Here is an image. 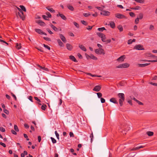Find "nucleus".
I'll list each match as a JSON object with an SVG mask.
<instances>
[{
  "label": "nucleus",
  "instance_id": "18",
  "mask_svg": "<svg viewBox=\"0 0 157 157\" xmlns=\"http://www.w3.org/2000/svg\"><path fill=\"white\" fill-rule=\"evenodd\" d=\"M52 28L55 31H57L58 30L57 28L55 26L53 25L52 24L50 25Z\"/></svg>",
  "mask_w": 157,
  "mask_h": 157
},
{
  "label": "nucleus",
  "instance_id": "33",
  "mask_svg": "<svg viewBox=\"0 0 157 157\" xmlns=\"http://www.w3.org/2000/svg\"><path fill=\"white\" fill-rule=\"evenodd\" d=\"M98 97V98H100L102 96V94L101 93H97Z\"/></svg>",
  "mask_w": 157,
  "mask_h": 157
},
{
  "label": "nucleus",
  "instance_id": "14",
  "mask_svg": "<svg viewBox=\"0 0 157 157\" xmlns=\"http://www.w3.org/2000/svg\"><path fill=\"white\" fill-rule=\"evenodd\" d=\"M59 16L63 20H66V17H65L64 15L63 14L59 13V14L57 15V17H58Z\"/></svg>",
  "mask_w": 157,
  "mask_h": 157
},
{
  "label": "nucleus",
  "instance_id": "30",
  "mask_svg": "<svg viewBox=\"0 0 157 157\" xmlns=\"http://www.w3.org/2000/svg\"><path fill=\"white\" fill-rule=\"evenodd\" d=\"M147 63H150V62H152V63H154V62H157V59H155L154 60H146Z\"/></svg>",
  "mask_w": 157,
  "mask_h": 157
},
{
  "label": "nucleus",
  "instance_id": "46",
  "mask_svg": "<svg viewBox=\"0 0 157 157\" xmlns=\"http://www.w3.org/2000/svg\"><path fill=\"white\" fill-rule=\"evenodd\" d=\"M42 17H43V18L44 19H45V20H48V17L47 16H45V15H43L42 16Z\"/></svg>",
  "mask_w": 157,
  "mask_h": 157
},
{
  "label": "nucleus",
  "instance_id": "58",
  "mask_svg": "<svg viewBox=\"0 0 157 157\" xmlns=\"http://www.w3.org/2000/svg\"><path fill=\"white\" fill-rule=\"evenodd\" d=\"M32 97L31 96H29L28 97V98L32 102H33V100H32Z\"/></svg>",
  "mask_w": 157,
  "mask_h": 157
},
{
  "label": "nucleus",
  "instance_id": "19",
  "mask_svg": "<svg viewBox=\"0 0 157 157\" xmlns=\"http://www.w3.org/2000/svg\"><path fill=\"white\" fill-rule=\"evenodd\" d=\"M110 101L112 102H113V103H115V104L117 103V102L115 100V98H111L110 99Z\"/></svg>",
  "mask_w": 157,
  "mask_h": 157
},
{
  "label": "nucleus",
  "instance_id": "64",
  "mask_svg": "<svg viewBox=\"0 0 157 157\" xmlns=\"http://www.w3.org/2000/svg\"><path fill=\"white\" fill-rule=\"evenodd\" d=\"M24 126L26 128H28L29 127V126L28 125L26 124H24Z\"/></svg>",
  "mask_w": 157,
  "mask_h": 157
},
{
  "label": "nucleus",
  "instance_id": "36",
  "mask_svg": "<svg viewBox=\"0 0 157 157\" xmlns=\"http://www.w3.org/2000/svg\"><path fill=\"white\" fill-rule=\"evenodd\" d=\"M14 129L17 132L19 131L17 126V125H14Z\"/></svg>",
  "mask_w": 157,
  "mask_h": 157
},
{
  "label": "nucleus",
  "instance_id": "42",
  "mask_svg": "<svg viewBox=\"0 0 157 157\" xmlns=\"http://www.w3.org/2000/svg\"><path fill=\"white\" fill-rule=\"evenodd\" d=\"M46 14L48 17L50 18L51 17V15L49 12H46Z\"/></svg>",
  "mask_w": 157,
  "mask_h": 157
},
{
  "label": "nucleus",
  "instance_id": "62",
  "mask_svg": "<svg viewBox=\"0 0 157 157\" xmlns=\"http://www.w3.org/2000/svg\"><path fill=\"white\" fill-rule=\"evenodd\" d=\"M150 84H151L152 85L154 86H157V83L151 82H150Z\"/></svg>",
  "mask_w": 157,
  "mask_h": 157
},
{
  "label": "nucleus",
  "instance_id": "60",
  "mask_svg": "<svg viewBox=\"0 0 157 157\" xmlns=\"http://www.w3.org/2000/svg\"><path fill=\"white\" fill-rule=\"evenodd\" d=\"M11 132L14 135H16L17 134V133L16 132L14 131L12 129L11 130Z\"/></svg>",
  "mask_w": 157,
  "mask_h": 157
},
{
  "label": "nucleus",
  "instance_id": "44",
  "mask_svg": "<svg viewBox=\"0 0 157 157\" xmlns=\"http://www.w3.org/2000/svg\"><path fill=\"white\" fill-rule=\"evenodd\" d=\"M96 8L98 9L99 10H101V11H103V8L102 7L97 6L96 7Z\"/></svg>",
  "mask_w": 157,
  "mask_h": 157
},
{
  "label": "nucleus",
  "instance_id": "48",
  "mask_svg": "<svg viewBox=\"0 0 157 157\" xmlns=\"http://www.w3.org/2000/svg\"><path fill=\"white\" fill-rule=\"evenodd\" d=\"M0 130L2 132H4L5 131V128L2 127H1L0 128Z\"/></svg>",
  "mask_w": 157,
  "mask_h": 157
},
{
  "label": "nucleus",
  "instance_id": "43",
  "mask_svg": "<svg viewBox=\"0 0 157 157\" xmlns=\"http://www.w3.org/2000/svg\"><path fill=\"white\" fill-rule=\"evenodd\" d=\"M139 19H142L143 17V15L142 13H140L139 14Z\"/></svg>",
  "mask_w": 157,
  "mask_h": 157
},
{
  "label": "nucleus",
  "instance_id": "47",
  "mask_svg": "<svg viewBox=\"0 0 157 157\" xmlns=\"http://www.w3.org/2000/svg\"><path fill=\"white\" fill-rule=\"evenodd\" d=\"M90 15L89 13H85L83 14V15L86 17H88Z\"/></svg>",
  "mask_w": 157,
  "mask_h": 157
},
{
  "label": "nucleus",
  "instance_id": "29",
  "mask_svg": "<svg viewBox=\"0 0 157 157\" xmlns=\"http://www.w3.org/2000/svg\"><path fill=\"white\" fill-rule=\"evenodd\" d=\"M101 38L103 42H105V40H106V38L105 35H104V36H103Z\"/></svg>",
  "mask_w": 157,
  "mask_h": 157
},
{
  "label": "nucleus",
  "instance_id": "49",
  "mask_svg": "<svg viewBox=\"0 0 157 157\" xmlns=\"http://www.w3.org/2000/svg\"><path fill=\"white\" fill-rule=\"evenodd\" d=\"M47 30L48 32L51 34H52L53 33L49 29L47 28Z\"/></svg>",
  "mask_w": 157,
  "mask_h": 157
},
{
  "label": "nucleus",
  "instance_id": "2",
  "mask_svg": "<svg viewBox=\"0 0 157 157\" xmlns=\"http://www.w3.org/2000/svg\"><path fill=\"white\" fill-rule=\"evenodd\" d=\"M129 65H130L129 63H125L119 65L118 66L116 67V68H126L128 67Z\"/></svg>",
  "mask_w": 157,
  "mask_h": 157
},
{
  "label": "nucleus",
  "instance_id": "54",
  "mask_svg": "<svg viewBox=\"0 0 157 157\" xmlns=\"http://www.w3.org/2000/svg\"><path fill=\"white\" fill-rule=\"evenodd\" d=\"M12 95L14 98L15 100H17V98L16 96L12 93H11Z\"/></svg>",
  "mask_w": 157,
  "mask_h": 157
},
{
  "label": "nucleus",
  "instance_id": "9",
  "mask_svg": "<svg viewBox=\"0 0 157 157\" xmlns=\"http://www.w3.org/2000/svg\"><path fill=\"white\" fill-rule=\"evenodd\" d=\"M101 14L105 16H108L110 14V12L108 11L103 10L100 13Z\"/></svg>",
  "mask_w": 157,
  "mask_h": 157
},
{
  "label": "nucleus",
  "instance_id": "7",
  "mask_svg": "<svg viewBox=\"0 0 157 157\" xmlns=\"http://www.w3.org/2000/svg\"><path fill=\"white\" fill-rule=\"evenodd\" d=\"M101 85H98L95 86L93 90V91L98 92L101 90Z\"/></svg>",
  "mask_w": 157,
  "mask_h": 157
},
{
  "label": "nucleus",
  "instance_id": "52",
  "mask_svg": "<svg viewBox=\"0 0 157 157\" xmlns=\"http://www.w3.org/2000/svg\"><path fill=\"white\" fill-rule=\"evenodd\" d=\"M44 39H45L46 40H47V41H50V39L48 37H44Z\"/></svg>",
  "mask_w": 157,
  "mask_h": 157
},
{
  "label": "nucleus",
  "instance_id": "11",
  "mask_svg": "<svg viewBox=\"0 0 157 157\" xmlns=\"http://www.w3.org/2000/svg\"><path fill=\"white\" fill-rule=\"evenodd\" d=\"M36 22L40 26H45V23L40 20L37 21Z\"/></svg>",
  "mask_w": 157,
  "mask_h": 157
},
{
  "label": "nucleus",
  "instance_id": "41",
  "mask_svg": "<svg viewBox=\"0 0 157 157\" xmlns=\"http://www.w3.org/2000/svg\"><path fill=\"white\" fill-rule=\"evenodd\" d=\"M101 102V103H104L105 102V100L102 98H100Z\"/></svg>",
  "mask_w": 157,
  "mask_h": 157
},
{
  "label": "nucleus",
  "instance_id": "57",
  "mask_svg": "<svg viewBox=\"0 0 157 157\" xmlns=\"http://www.w3.org/2000/svg\"><path fill=\"white\" fill-rule=\"evenodd\" d=\"M154 29V26L153 25H151L150 26L149 29L151 30H153Z\"/></svg>",
  "mask_w": 157,
  "mask_h": 157
},
{
  "label": "nucleus",
  "instance_id": "26",
  "mask_svg": "<svg viewBox=\"0 0 157 157\" xmlns=\"http://www.w3.org/2000/svg\"><path fill=\"white\" fill-rule=\"evenodd\" d=\"M147 56L151 57L153 58H155V57H156L155 56H152V54L151 53H147Z\"/></svg>",
  "mask_w": 157,
  "mask_h": 157
},
{
  "label": "nucleus",
  "instance_id": "22",
  "mask_svg": "<svg viewBox=\"0 0 157 157\" xmlns=\"http://www.w3.org/2000/svg\"><path fill=\"white\" fill-rule=\"evenodd\" d=\"M117 28L119 30L120 32H122L123 31V28L122 27V26L121 25H119Z\"/></svg>",
  "mask_w": 157,
  "mask_h": 157
},
{
  "label": "nucleus",
  "instance_id": "35",
  "mask_svg": "<svg viewBox=\"0 0 157 157\" xmlns=\"http://www.w3.org/2000/svg\"><path fill=\"white\" fill-rule=\"evenodd\" d=\"M16 47L18 49H20L21 48V46L20 44H19L18 43H17L16 44Z\"/></svg>",
  "mask_w": 157,
  "mask_h": 157
},
{
  "label": "nucleus",
  "instance_id": "50",
  "mask_svg": "<svg viewBox=\"0 0 157 157\" xmlns=\"http://www.w3.org/2000/svg\"><path fill=\"white\" fill-rule=\"evenodd\" d=\"M92 27L93 26H89L88 27L86 28V29L89 30H90L92 29Z\"/></svg>",
  "mask_w": 157,
  "mask_h": 157
},
{
  "label": "nucleus",
  "instance_id": "59",
  "mask_svg": "<svg viewBox=\"0 0 157 157\" xmlns=\"http://www.w3.org/2000/svg\"><path fill=\"white\" fill-rule=\"evenodd\" d=\"M111 41V40L110 39H109V40H105V42L106 43H110Z\"/></svg>",
  "mask_w": 157,
  "mask_h": 157
},
{
  "label": "nucleus",
  "instance_id": "8",
  "mask_svg": "<svg viewBox=\"0 0 157 157\" xmlns=\"http://www.w3.org/2000/svg\"><path fill=\"white\" fill-rule=\"evenodd\" d=\"M35 31L36 32L40 34H44L46 35V34L45 33H44L40 29H35Z\"/></svg>",
  "mask_w": 157,
  "mask_h": 157
},
{
  "label": "nucleus",
  "instance_id": "13",
  "mask_svg": "<svg viewBox=\"0 0 157 157\" xmlns=\"http://www.w3.org/2000/svg\"><path fill=\"white\" fill-rule=\"evenodd\" d=\"M57 42L59 46L61 47H63L64 46V44L59 39L57 40Z\"/></svg>",
  "mask_w": 157,
  "mask_h": 157
},
{
  "label": "nucleus",
  "instance_id": "45",
  "mask_svg": "<svg viewBox=\"0 0 157 157\" xmlns=\"http://www.w3.org/2000/svg\"><path fill=\"white\" fill-rule=\"evenodd\" d=\"M4 112L6 114H8L9 113V111L6 109H3Z\"/></svg>",
  "mask_w": 157,
  "mask_h": 157
},
{
  "label": "nucleus",
  "instance_id": "25",
  "mask_svg": "<svg viewBox=\"0 0 157 157\" xmlns=\"http://www.w3.org/2000/svg\"><path fill=\"white\" fill-rule=\"evenodd\" d=\"M98 30L99 31L101 32H102L103 30H106L105 27L100 28L98 29Z\"/></svg>",
  "mask_w": 157,
  "mask_h": 157
},
{
  "label": "nucleus",
  "instance_id": "23",
  "mask_svg": "<svg viewBox=\"0 0 157 157\" xmlns=\"http://www.w3.org/2000/svg\"><path fill=\"white\" fill-rule=\"evenodd\" d=\"M20 7L21 8V11L22 10L23 11L25 12L26 11L25 8L23 6L20 5Z\"/></svg>",
  "mask_w": 157,
  "mask_h": 157
},
{
  "label": "nucleus",
  "instance_id": "3",
  "mask_svg": "<svg viewBox=\"0 0 157 157\" xmlns=\"http://www.w3.org/2000/svg\"><path fill=\"white\" fill-rule=\"evenodd\" d=\"M18 10L20 12H18V14L23 20H24L25 19V17L23 14V12L19 8H18Z\"/></svg>",
  "mask_w": 157,
  "mask_h": 157
},
{
  "label": "nucleus",
  "instance_id": "20",
  "mask_svg": "<svg viewBox=\"0 0 157 157\" xmlns=\"http://www.w3.org/2000/svg\"><path fill=\"white\" fill-rule=\"evenodd\" d=\"M79 48H81L82 50L84 51H86V48L82 45L79 46Z\"/></svg>",
  "mask_w": 157,
  "mask_h": 157
},
{
  "label": "nucleus",
  "instance_id": "37",
  "mask_svg": "<svg viewBox=\"0 0 157 157\" xmlns=\"http://www.w3.org/2000/svg\"><path fill=\"white\" fill-rule=\"evenodd\" d=\"M139 22V18L138 17L135 20V23L136 24H137Z\"/></svg>",
  "mask_w": 157,
  "mask_h": 157
},
{
  "label": "nucleus",
  "instance_id": "63",
  "mask_svg": "<svg viewBox=\"0 0 157 157\" xmlns=\"http://www.w3.org/2000/svg\"><path fill=\"white\" fill-rule=\"evenodd\" d=\"M137 102L140 105H143V103L142 102L138 100L137 101Z\"/></svg>",
  "mask_w": 157,
  "mask_h": 157
},
{
  "label": "nucleus",
  "instance_id": "56",
  "mask_svg": "<svg viewBox=\"0 0 157 157\" xmlns=\"http://www.w3.org/2000/svg\"><path fill=\"white\" fill-rule=\"evenodd\" d=\"M0 144L3 146L4 147H6L5 144L2 142H0Z\"/></svg>",
  "mask_w": 157,
  "mask_h": 157
},
{
  "label": "nucleus",
  "instance_id": "28",
  "mask_svg": "<svg viewBox=\"0 0 157 157\" xmlns=\"http://www.w3.org/2000/svg\"><path fill=\"white\" fill-rule=\"evenodd\" d=\"M136 2L140 3H143L144 2V0H134Z\"/></svg>",
  "mask_w": 157,
  "mask_h": 157
},
{
  "label": "nucleus",
  "instance_id": "24",
  "mask_svg": "<svg viewBox=\"0 0 157 157\" xmlns=\"http://www.w3.org/2000/svg\"><path fill=\"white\" fill-rule=\"evenodd\" d=\"M97 34L98 35L99 37H100L101 38L102 37L104 36V35L101 33H97Z\"/></svg>",
  "mask_w": 157,
  "mask_h": 157
},
{
  "label": "nucleus",
  "instance_id": "1",
  "mask_svg": "<svg viewBox=\"0 0 157 157\" xmlns=\"http://www.w3.org/2000/svg\"><path fill=\"white\" fill-rule=\"evenodd\" d=\"M118 96L120 98L119 99V104L121 106L123 105V102L124 100V94L123 93H119Z\"/></svg>",
  "mask_w": 157,
  "mask_h": 157
},
{
  "label": "nucleus",
  "instance_id": "6",
  "mask_svg": "<svg viewBox=\"0 0 157 157\" xmlns=\"http://www.w3.org/2000/svg\"><path fill=\"white\" fill-rule=\"evenodd\" d=\"M134 48L138 50H144V49L143 46L140 44L136 45L134 47Z\"/></svg>",
  "mask_w": 157,
  "mask_h": 157
},
{
  "label": "nucleus",
  "instance_id": "55",
  "mask_svg": "<svg viewBox=\"0 0 157 157\" xmlns=\"http://www.w3.org/2000/svg\"><path fill=\"white\" fill-rule=\"evenodd\" d=\"M74 25L76 27H77V28H78V24L77 23L74 22Z\"/></svg>",
  "mask_w": 157,
  "mask_h": 157
},
{
  "label": "nucleus",
  "instance_id": "17",
  "mask_svg": "<svg viewBox=\"0 0 157 157\" xmlns=\"http://www.w3.org/2000/svg\"><path fill=\"white\" fill-rule=\"evenodd\" d=\"M110 25L111 27L113 28H114L115 27V23L113 21H111L110 22Z\"/></svg>",
  "mask_w": 157,
  "mask_h": 157
},
{
  "label": "nucleus",
  "instance_id": "10",
  "mask_svg": "<svg viewBox=\"0 0 157 157\" xmlns=\"http://www.w3.org/2000/svg\"><path fill=\"white\" fill-rule=\"evenodd\" d=\"M59 37L62 40L64 43H66L67 42V40L65 37L61 34H59Z\"/></svg>",
  "mask_w": 157,
  "mask_h": 157
},
{
  "label": "nucleus",
  "instance_id": "15",
  "mask_svg": "<svg viewBox=\"0 0 157 157\" xmlns=\"http://www.w3.org/2000/svg\"><path fill=\"white\" fill-rule=\"evenodd\" d=\"M66 47L67 49L69 50H71L72 49V46L69 44H66Z\"/></svg>",
  "mask_w": 157,
  "mask_h": 157
},
{
  "label": "nucleus",
  "instance_id": "32",
  "mask_svg": "<svg viewBox=\"0 0 157 157\" xmlns=\"http://www.w3.org/2000/svg\"><path fill=\"white\" fill-rule=\"evenodd\" d=\"M81 23L85 25H87V23L84 21H81Z\"/></svg>",
  "mask_w": 157,
  "mask_h": 157
},
{
  "label": "nucleus",
  "instance_id": "27",
  "mask_svg": "<svg viewBox=\"0 0 157 157\" xmlns=\"http://www.w3.org/2000/svg\"><path fill=\"white\" fill-rule=\"evenodd\" d=\"M67 8L68 9H69L70 10L72 11L74 10V8L72 6H70V5H68L67 6Z\"/></svg>",
  "mask_w": 157,
  "mask_h": 157
},
{
  "label": "nucleus",
  "instance_id": "12",
  "mask_svg": "<svg viewBox=\"0 0 157 157\" xmlns=\"http://www.w3.org/2000/svg\"><path fill=\"white\" fill-rule=\"evenodd\" d=\"M149 64V63H147L144 64H137V65L140 67H144L147 66Z\"/></svg>",
  "mask_w": 157,
  "mask_h": 157
},
{
  "label": "nucleus",
  "instance_id": "53",
  "mask_svg": "<svg viewBox=\"0 0 157 157\" xmlns=\"http://www.w3.org/2000/svg\"><path fill=\"white\" fill-rule=\"evenodd\" d=\"M132 40L131 39L129 40L128 42V44H130L132 43Z\"/></svg>",
  "mask_w": 157,
  "mask_h": 157
},
{
  "label": "nucleus",
  "instance_id": "4",
  "mask_svg": "<svg viewBox=\"0 0 157 157\" xmlns=\"http://www.w3.org/2000/svg\"><path fill=\"white\" fill-rule=\"evenodd\" d=\"M95 52L96 54H104V50L102 48H99V49H96L95 50Z\"/></svg>",
  "mask_w": 157,
  "mask_h": 157
},
{
  "label": "nucleus",
  "instance_id": "5",
  "mask_svg": "<svg viewBox=\"0 0 157 157\" xmlns=\"http://www.w3.org/2000/svg\"><path fill=\"white\" fill-rule=\"evenodd\" d=\"M115 16L116 17L119 19H126L127 18L124 15L119 13H117L115 14Z\"/></svg>",
  "mask_w": 157,
  "mask_h": 157
},
{
  "label": "nucleus",
  "instance_id": "51",
  "mask_svg": "<svg viewBox=\"0 0 157 157\" xmlns=\"http://www.w3.org/2000/svg\"><path fill=\"white\" fill-rule=\"evenodd\" d=\"M46 105H42L41 106V108L43 110H45L46 109Z\"/></svg>",
  "mask_w": 157,
  "mask_h": 157
},
{
  "label": "nucleus",
  "instance_id": "39",
  "mask_svg": "<svg viewBox=\"0 0 157 157\" xmlns=\"http://www.w3.org/2000/svg\"><path fill=\"white\" fill-rule=\"evenodd\" d=\"M125 58H126L125 56L123 55V56H120L119 58H117V59H125Z\"/></svg>",
  "mask_w": 157,
  "mask_h": 157
},
{
  "label": "nucleus",
  "instance_id": "40",
  "mask_svg": "<svg viewBox=\"0 0 157 157\" xmlns=\"http://www.w3.org/2000/svg\"><path fill=\"white\" fill-rule=\"evenodd\" d=\"M55 134H56V135L57 137V138L58 139H59V134H58V133L57 132V131H55Z\"/></svg>",
  "mask_w": 157,
  "mask_h": 157
},
{
  "label": "nucleus",
  "instance_id": "16",
  "mask_svg": "<svg viewBox=\"0 0 157 157\" xmlns=\"http://www.w3.org/2000/svg\"><path fill=\"white\" fill-rule=\"evenodd\" d=\"M47 9L51 13H54L55 11L52 8H51L49 7H46Z\"/></svg>",
  "mask_w": 157,
  "mask_h": 157
},
{
  "label": "nucleus",
  "instance_id": "21",
  "mask_svg": "<svg viewBox=\"0 0 157 157\" xmlns=\"http://www.w3.org/2000/svg\"><path fill=\"white\" fill-rule=\"evenodd\" d=\"M147 134L148 136H151L153 135V132H152L148 131L147 132Z\"/></svg>",
  "mask_w": 157,
  "mask_h": 157
},
{
  "label": "nucleus",
  "instance_id": "31",
  "mask_svg": "<svg viewBox=\"0 0 157 157\" xmlns=\"http://www.w3.org/2000/svg\"><path fill=\"white\" fill-rule=\"evenodd\" d=\"M51 139L52 140V142L53 144H55L56 143V140L53 138L52 137H51Z\"/></svg>",
  "mask_w": 157,
  "mask_h": 157
},
{
  "label": "nucleus",
  "instance_id": "38",
  "mask_svg": "<svg viewBox=\"0 0 157 157\" xmlns=\"http://www.w3.org/2000/svg\"><path fill=\"white\" fill-rule=\"evenodd\" d=\"M43 46H44L45 48H46L48 49V50H50V47L49 46H48V45H45V44H43Z\"/></svg>",
  "mask_w": 157,
  "mask_h": 157
},
{
  "label": "nucleus",
  "instance_id": "61",
  "mask_svg": "<svg viewBox=\"0 0 157 157\" xmlns=\"http://www.w3.org/2000/svg\"><path fill=\"white\" fill-rule=\"evenodd\" d=\"M34 98H35V99L36 100V101H37L38 102H40V100L37 97H34Z\"/></svg>",
  "mask_w": 157,
  "mask_h": 157
},
{
  "label": "nucleus",
  "instance_id": "34",
  "mask_svg": "<svg viewBox=\"0 0 157 157\" xmlns=\"http://www.w3.org/2000/svg\"><path fill=\"white\" fill-rule=\"evenodd\" d=\"M129 14L131 17H134L135 16V14L133 12H130L129 13Z\"/></svg>",
  "mask_w": 157,
  "mask_h": 157
}]
</instances>
